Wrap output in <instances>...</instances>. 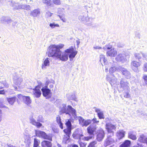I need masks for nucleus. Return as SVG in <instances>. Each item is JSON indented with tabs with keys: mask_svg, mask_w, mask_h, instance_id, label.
Returning a JSON list of instances; mask_svg holds the SVG:
<instances>
[{
	"mask_svg": "<svg viewBox=\"0 0 147 147\" xmlns=\"http://www.w3.org/2000/svg\"><path fill=\"white\" fill-rule=\"evenodd\" d=\"M37 120L38 121L42 122L43 121V118L41 115H39L37 118Z\"/></svg>",
	"mask_w": 147,
	"mask_h": 147,
	"instance_id": "8fccbe9b",
	"label": "nucleus"
},
{
	"mask_svg": "<svg viewBox=\"0 0 147 147\" xmlns=\"http://www.w3.org/2000/svg\"><path fill=\"white\" fill-rule=\"evenodd\" d=\"M123 91H124L123 92V95L124 97L128 98L130 97V95L129 93V90H123Z\"/></svg>",
	"mask_w": 147,
	"mask_h": 147,
	"instance_id": "4c0bfd02",
	"label": "nucleus"
},
{
	"mask_svg": "<svg viewBox=\"0 0 147 147\" xmlns=\"http://www.w3.org/2000/svg\"><path fill=\"white\" fill-rule=\"evenodd\" d=\"M22 9H25L27 10H29L31 9L30 5L26 4H23Z\"/></svg>",
	"mask_w": 147,
	"mask_h": 147,
	"instance_id": "37998d69",
	"label": "nucleus"
},
{
	"mask_svg": "<svg viewBox=\"0 0 147 147\" xmlns=\"http://www.w3.org/2000/svg\"><path fill=\"white\" fill-rule=\"evenodd\" d=\"M141 64L140 62H138L136 61H132L131 63V66L132 69L135 72H138L139 71L138 68L139 67Z\"/></svg>",
	"mask_w": 147,
	"mask_h": 147,
	"instance_id": "f8f14e48",
	"label": "nucleus"
},
{
	"mask_svg": "<svg viewBox=\"0 0 147 147\" xmlns=\"http://www.w3.org/2000/svg\"><path fill=\"white\" fill-rule=\"evenodd\" d=\"M97 128L96 124H91L87 128L88 132L90 135H94Z\"/></svg>",
	"mask_w": 147,
	"mask_h": 147,
	"instance_id": "4468645a",
	"label": "nucleus"
},
{
	"mask_svg": "<svg viewBox=\"0 0 147 147\" xmlns=\"http://www.w3.org/2000/svg\"><path fill=\"white\" fill-rule=\"evenodd\" d=\"M95 111L97 113V115L99 119H104V116L103 112L100 109L95 108Z\"/></svg>",
	"mask_w": 147,
	"mask_h": 147,
	"instance_id": "5701e85b",
	"label": "nucleus"
},
{
	"mask_svg": "<svg viewBox=\"0 0 147 147\" xmlns=\"http://www.w3.org/2000/svg\"><path fill=\"white\" fill-rule=\"evenodd\" d=\"M77 119L79 120L80 124L82 127L85 120L83 117L80 116L78 117V118L77 117Z\"/></svg>",
	"mask_w": 147,
	"mask_h": 147,
	"instance_id": "58836bf2",
	"label": "nucleus"
},
{
	"mask_svg": "<svg viewBox=\"0 0 147 147\" xmlns=\"http://www.w3.org/2000/svg\"><path fill=\"white\" fill-rule=\"evenodd\" d=\"M138 141L141 142L145 143L147 145V136L143 134H142L140 136Z\"/></svg>",
	"mask_w": 147,
	"mask_h": 147,
	"instance_id": "393cba45",
	"label": "nucleus"
},
{
	"mask_svg": "<svg viewBox=\"0 0 147 147\" xmlns=\"http://www.w3.org/2000/svg\"><path fill=\"white\" fill-rule=\"evenodd\" d=\"M40 143V141L39 140L36 138L34 139L33 147H38Z\"/></svg>",
	"mask_w": 147,
	"mask_h": 147,
	"instance_id": "e433bc0d",
	"label": "nucleus"
},
{
	"mask_svg": "<svg viewBox=\"0 0 147 147\" xmlns=\"http://www.w3.org/2000/svg\"><path fill=\"white\" fill-rule=\"evenodd\" d=\"M107 79L112 86L114 85L116 83L117 79L114 77L112 78L110 77H107Z\"/></svg>",
	"mask_w": 147,
	"mask_h": 147,
	"instance_id": "c85d7f7f",
	"label": "nucleus"
},
{
	"mask_svg": "<svg viewBox=\"0 0 147 147\" xmlns=\"http://www.w3.org/2000/svg\"><path fill=\"white\" fill-rule=\"evenodd\" d=\"M64 10V9H61L60 8H58L57 9V13L59 14H61L63 13V11Z\"/></svg>",
	"mask_w": 147,
	"mask_h": 147,
	"instance_id": "4d7b16f0",
	"label": "nucleus"
},
{
	"mask_svg": "<svg viewBox=\"0 0 147 147\" xmlns=\"http://www.w3.org/2000/svg\"><path fill=\"white\" fill-rule=\"evenodd\" d=\"M125 132L123 130H121L118 131L117 133V136L119 139H122L125 136Z\"/></svg>",
	"mask_w": 147,
	"mask_h": 147,
	"instance_id": "a878e982",
	"label": "nucleus"
},
{
	"mask_svg": "<svg viewBox=\"0 0 147 147\" xmlns=\"http://www.w3.org/2000/svg\"><path fill=\"white\" fill-rule=\"evenodd\" d=\"M56 120L57 123L59 125L61 129H63V124L61 122L60 117L59 116L57 117Z\"/></svg>",
	"mask_w": 147,
	"mask_h": 147,
	"instance_id": "c9c22d12",
	"label": "nucleus"
},
{
	"mask_svg": "<svg viewBox=\"0 0 147 147\" xmlns=\"http://www.w3.org/2000/svg\"><path fill=\"white\" fill-rule=\"evenodd\" d=\"M91 123V121L90 119L85 120L82 127L87 126Z\"/></svg>",
	"mask_w": 147,
	"mask_h": 147,
	"instance_id": "79ce46f5",
	"label": "nucleus"
},
{
	"mask_svg": "<svg viewBox=\"0 0 147 147\" xmlns=\"http://www.w3.org/2000/svg\"><path fill=\"white\" fill-rule=\"evenodd\" d=\"M97 146V142L96 141H93L90 143L88 147H96Z\"/></svg>",
	"mask_w": 147,
	"mask_h": 147,
	"instance_id": "a19ab883",
	"label": "nucleus"
},
{
	"mask_svg": "<svg viewBox=\"0 0 147 147\" xmlns=\"http://www.w3.org/2000/svg\"><path fill=\"white\" fill-rule=\"evenodd\" d=\"M91 20H92V19L91 18H89L88 16H86L84 22L86 23L89 22V23H87L86 24L88 26H90L92 25Z\"/></svg>",
	"mask_w": 147,
	"mask_h": 147,
	"instance_id": "72a5a7b5",
	"label": "nucleus"
},
{
	"mask_svg": "<svg viewBox=\"0 0 147 147\" xmlns=\"http://www.w3.org/2000/svg\"><path fill=\"white\" fill-rule=\"evenodd\" d=\"M100 61L102 66L107 64V61L105 59V56L102 55H101L100 56Z\"/></svg>",
	"mask_w": 147,
	"mask_h": 147,
	"instance_id": "c756f323",
	"label": "nucleus"
},
{
	"mask_svg": "<svg viewBox=\"0 0 147 147\" xmlns=\"http://www.w3.org/2000/svg\"><path fill=\"white\" fill-rule=\"evenodd\" d=\"M104 137V131L102 129L100 128L97 131L96 135V140L100 142L102 140Z\"/></svg>",
	"mask_w": 147,
	"mask_h": 147,
	"instance_id": "ddd939ff",
	"label": "nucleus"
},
{
	"mask_svg": "<svg viewBox=\"0 0 147 147\" xmlns=\"http://www.w3.org/2000/svg\"><path fill=\"white\" fill-rule=\"evenodd\" d=\"M40 13V9L37 8L31 11L30 13V16L34 17H36L39 16Z\"/></svg>",
	"mask_w": 147,
	"mask_h": 147,
	"instance_id": "412c9836",
	"label": "nucleus"
},
{
	"mask_svg": "<svg viewBox=\"0 0 147 147\" xmlns=\"http://www.w3.org/2000/svg\"><path fill=\"white\" fill-rule=\"evenodd\" d=\"M22 79L20 76H16L14 78V83L19 88L21 87L20 86L22 84Z\"/></svg>",
	"mask_w": 147,
	"mask_h": 147,
	"instance_id": "dca6fc26",
	"label": "nucleus"
},
{
	"mask_svg": "<svg viewBox=\"0 0 147 147\" xmlns=\"http://www.w3.org/2000/svg\"><path fill=\"white\" fill-rule=\"evenodd\" d=\"M16 97L13 96V97H9L7 98V100L8 103L11 105H13L16 101Z\"/></svg>",
	"mask_w": 147,
	"mask_h": 147,
	"instance_id": "cd10ccee",
	"label": "nucleus"
},
{
	"mask_svg": "<svg viewBox=\"0 0 147 147\" xmlns=\"http://www.w3.org/2000/svg\"><path fill=\"white\" fill-rule=\"evenodd\" d=\"M53 2L54 4L57 5H59L61 4V2L60 0H53Z\"/></svg>",
	"mask_w": 147,
	"mask_h": 147,
	"instance_id": "3c124183",
	"label": "nucleus"
},
{
	"mask_svg": "<svg viewBox=\"0 0 147 147\" xmlns=\"http://www.w3.org/2000/svg\"><path fill=\"white\" fill-rule=\"evenodd\" d=\"M90 121H91V123H92V124H97L99 122V121L97 120L96 118H94L92 120H90Z\"/></svg>",
	"mask_w": 147,
	"mask_h": 147,
	"instance_id": "49530a36",
	"label": "nucleus"
},
{
	"mask_svg": "<svg viewBox=\"0 0 147 147\" xmlns=\"http://www.w3.org/2000/svg\"><path fill=\"white\" fill-rule=\"evenodd\" d=\"M66 51L67 52L68 54L69 53H70L69 55V57L70 59L74 58L78 52L77 51H74V48L73 47H71L70 48L66 50Z\"/></svg>",
	"mask_w": 147,
	"mask_h": 147,
	"instance_id": "2eb2a0df",
	"label": "nucleus"
},
{
	"mask_svg": "<svg viewBox=\"0 0 147 147\" xmlns=\"http://www.w3.org/2000/svg\"><path fill=\"white\" fill-rule=\"evenodd\" d=\"M29 120V122L31 124L36 126L37 128H39L42 125V124L41 123L36 121L32 116H31L30 117Z\"/></svg>",
	"mask_w": 147,
	"mask_h": 147,
	"instance_id": "a211bd4d",
	"label": "nucleus"
},
{
	"mask_svg": "<svg viewBox=\"0 0 147 147\" xmlns=\"http://www.w3.org/2000/svg\"><path fill=\"white\" fill-rule=\"evenodd\" d=\"M137 145L134 146L133 147H143V146L141 144L139 145V144H138Z\"/></svg>",
	"mask_w": 147,
	"mask_h": 147,
	"instance_id": "338daca9",
	"label": "nucleus"
},
{
	"mask_svg": "<svg viewBox=\"0 0 147 147\" xmlns=\"http://www.w3.org/2000/svg\"><path fill=\"white\" fill-rule=\"evenodd\" d=\"M55 84V81L53 80L50 81L49 80L46 81L45 83V86L48 87L49 86V87L50 89H51L53 87V85Z\"/></svg>",
	"mask_w": 147,
	"mask_h": 147,
	"instance_id": "7c9ffc66",
	"label": "nucleus"
},
{
	"mask_svg": "<svg viewBox=\"0 0 147 147\" xmlns=\"http://www.w3.org/2000/svg\"><path fill=\"white\" fill-rule=\"evenodd\" d=\"M128 137L132 140H136L137 138L135 134V132L134 131H130L128 133Z\"/></svg>",
	"mask_w": 147,
	"mask_h": 147,
	"instance_id": "2f4dec72",
	"label": "nucleus"
},
{
	"mask_svg": "<svg viewBox=\"0 0 147 147\" xmlns=\"http://www.w3.org/2000/svg\"><path fill=\"white\" fill-rule=\"evenodd\" d=\"M143 69L146 72H147V63H145L144 64Z\"/></svg>",
	"mask_w": 147,
	"mask_h": 147,
	"instance_id": "5fc2aeb1",
	"label": "nucleus"
},
{
	"mask_svg": "<svg viewBox=\"0 0 147 147\" xmlns=\"http://www.w3.org/2000/svg\"><path fill=\"white\" fill-rule=\"evenodd\" d=\"M22 5L18 3H15L11 2V5L13 7V9L14 10L22 9Z\"/></svg>",
	"mask_w": 147,
	"mask_h": 147,
	"instance_id": "4be33fe9",
	"label": "nucleus"
},
{
	"mask_svg": "<svg viewBox=\"0 0 147 147\" xmlns=\"http://www.w3.org/2000/svg\"><path fill=\"white\" fill-rule=\"evenodd\" d=\"M59 16L61 20H62V21L63 22H66V20L65 18L64 17H63L62 16H61L59 15L58 16Z\"/></svg>",
	"mask_w": 147,
	"mask_h": 147,
	"instance_id": "e2e57ef3",
	"label": "nucleus"
},
{
	"mask_svg": "<svg viewBox=\"0 0 147 147\" xmlns=\"http://www.w3.org/2000/svg\"><path fill=\"white\" fill-rule=\"evenodd\" d=\"M65 125L67 127V128L64 129L63 130V131L65 132L71 133L72 125L70 121L68 120L67 121H66Z\"/></svg>",
	"mask_w": 147,
	"mask_h": 147,
	"instance_id": "aec40b11",
	"label": "nucleus"
},
{
	"mask_svg": "<svg viewBox=\"0 0 147 147\" xmlns=\"http://www.w3.org/2000/svg\"><path fill=\"white\" fill-rule=\"evenodd\" d=\"M113 136H111V134H108L107 138L104 144V146L106 147L111 144L114 142V139L112 138Z\"/></svg>",
	"mask_w": 147,
	"mask_h": 147,
	"instance_id": "f3484780",
	"label": "nucleus"
},
{
	"mask_svg": "<svg viewBox=\"0 0 147 147\" xmlns=\"http://www.w3.org/2000/svg\"><path fill=\"white\" fill-rule=\"evenodd\" d=\"M42 2L48 6H50L51 4V0H43Z\"/></svg>",
	"mask_w": 147,
	"mask_h": 147,
	"instance_id": "a18cd8bd",
	"label": "nucleus"
},
{
	"mask_svg": "<svg viewBox=\"0 0 147 147\" xmlns=\"http://www.w3.org/2000/svg\"><path fill=\"white\" fill-rule=\"evenodd\" d=\"M116 70L119 71L118 68L115 67H112L109 69V72L110 74H113L115 72Z\"/></svg>",
	"mask_w": 147,
	"mask_h": 147,
	"instance_id": "ea45409f",
	"label": "nucleus"
},
{
	"mask_svg": "<svg viewBox=\"0 0 147 147\" xmlns=\"http://www.w3.org/2000/svg\"><path fill=\"white\" fill-rule=\"evenodd\" d=\"M35 134L37 136L49 141H52V136L51 134H49L47 135L43 131L36 130L35 131Z\"/></svg>",
	"mask_w": 147,
	"mask_h": 147,
	"instance_id": "7ed1b4c3",
	"label": "nucleus"
},
{
	"mask_svg": "<svg viewBox=\"0 0 147 147\" xmlns=\"http://www.w3.org/2000/svg\"><path fill=\"white\" fill-rule=\"evenodd\" d=\"M64 46L63 45H52L49 47L47 55L49 57H56L62 61H66L68 59V54L66 51L62 52L60 49Z\"/></svg>",
	"mask_w": 147,
	"mask_h": 147,
	"instance_id": "f257e3e1",
	"label": "nucleus"
},
{
	"mask_svg": "<svg viewBox=\"0 0 147 147\" xmlns=\"http://www.w3.org/2000/svg\"><path fill=\"white\" fill-rule=\"evenodd\" d=\"M129 57L124 52H123L119 53L115 58L116 61L121 62L122 63L126 62Z\"/></svg>",
	"mask_w": 147,
	"mask_h": 147,
	"instance_id": "20e7f679",
	"label": "nucleus"
},
{
	"mask_svg": "<svg viewBox=\"0 0 147 147\" xmlns=\"http://www.w3.org/2000/svg\"><path fill=\"white\" fill-rule=\"evenodd\" d=\"M62 107L61 108L60 112L61 114L65 113L66 115H68L70 117L71 115L73 116L74 119L77 120V117L76 113V110L72 107L68 105L66 107L65 104L62 105Z\"/></svg>",
	"mask_w": 147,
	"mask_h": 147,
	"instance_id": "f03ea898",
	"label": "nucleus"
},
{
	"mask_svg": "<svg viewBox=\"0 0 147 147\" xmlns=\"http://www.w3.org/2000/svg\"><path fill=\"white\" fill-rule=\"evenodd\" d=\"M67 147H78V145L75 144H72L69 146H68Z\"/></svg>",
	"mask_w": 147,
	"mask_h": 147,
	"instance_id": "0e129e2a",
	"label": "nucleus"
},
{
	"mask_svg": "<svg viewBox=\"0 0 147 147\" xmlns=\"http://www.w3.org/2000/svg\"><path fill=\"white\" fill-rule=\"evenodd\" d=\"M86 16H84L81 15L80 16L78 17V19L79 20L82 21L84 22V21H85L86 17Z\"/></svg>",
	"mask_w": 147,
	"mask_h": 147,
	"instance_id": "09e8293b",
	"label": "nucleus"
},
{
	"mask_svg": "<svg viewBox=\"0 0 147 147\" xmlns=\"http://www.w3.org/2000/svg\"><path fill=\"white\" fill-rule=\"evenodd\" d=\"M112 46L111 45H107L105 47H104L103 48L104 50H106V49H110L112 48Z\"/></svg>",
	"mask_w": 147,
	"mask_h": 147,
	"instance_id": "052dcab7",
	"label": "nucleus"
},
{
	"mask_svg": "<svg viewBox=\"0 0 147 147\" xmlns=\"http://www.w3.org/2000/svg\"><path fill=\"white\" fill-rule=\"evenodd\" d=\"M7 147H14V146H13V145H12L11 144H7Z\"/></svg>",
	"mask_w": 147,
	"mask_h": 147,
	"instance_id": "774afa93",
	"label": "nucleus"
},
{
	"mask_svg": "<svg viewBox=\"0 0 147 147\" xmlns=\"http://www.w3.org/2000/svg\"><path fill=\"white\" fill-rule=\"evenodd\" d=\"M130 144V141L128 140H126L121 145L120 147H129V146Z\"/></svg>",
	"mask_w": 147,
	"mask_h": 147,
	"instance_id": "473e14b6",
	"label": "nucleus"
},
{
	"mask_svg": "<svg viewBox=\"0 0 147 147\" xmlns=\"http://www.w3.org/2000/svg\"><path fill=\"white\" fill-rule=\"evenodd\" d=\"M65 134L64 135L63 138V142L66 144L69 143L70 142V136L71 133H68L64 132Z\"/></svg>",
	"mask_w": 147,
	"mask_h": 147,
	"instance_id": "6ab92c4d",
	"label": "nucleus"
},
{
	"mask_svg": "<svg viewBox=\"0 0 147 147\" xmlns=\"http://www.w3.org/2000/svg\"><path fill=\"white\" fill-rule=\"evenodd\" d=\"M143 79L146 84H147V75L144 74L143 77Z\"/></svg>",
	"mask_w": 147,
	"mask_h": 147,
	"instance_id": "603ef678",
	"label": "nucleus"
},
{
	"mask_svg": "<svg viewBox=\"0 0 147 147\" xmlns=\"http://www.w3.org/2000/svg\"><path fill=\"white\" fill-rule=\"evenodd\" d=\"M3 100L2 98H0V107H3Z\"/></svg>",
	"mask_w": 147,
	"mask_h": 147,
	"instance_id": "69168bd1",
	"label": "nucleus"
},
{
	"mask_svg": "<svg viewBox=\"0 0 147 147\" xmlns=\"http://www.w3.org/2000/svg\"><path fill=\"white\" fill-rule=\"evenodd\" d=\"M118 69L126 78L129 79L131 77V74L127 69L123 67L122 66H120L118 67Z\"/></svg>",
	"mask_w": 147,
	"mask_h": 147,
	"instance_id": "0eeeda50",
	"label": "nucleus"
},
{
	"mask_svg": "<svg viewBox=\"0 0 147 147\" xmlns=\"http://www.w3.org/2000/svg\"><path fill=\"white\" fill-rule=\"evenodd\" d=\"M17 97L20 99H24V97L25 96H23L21 94H18L17 95Z\"/></svg>",
	"mask_w": 147,
	"mask_h": 147,
	"instance_id": "680f3d73",
	"label": "nucleus"
},
{
	"mask_svg": "<svg viewBox=\"0 0 147 147\" xmlns=\"http://www.w3.org/2000/svg\"><path fill=\"white\" fill-rule=\"evenodd\" d=\"M134 56L136 59H138L139 60L141 58V57H142V53L135 54L134 55Z\"/></svg>",
	"mask_w": 147,
	"mask_h": 147,
	"instance_id": "c03bdc74",
	"label": "nucleus"
},
{
	"mask_svg": "<svg viewBox=\"0 0 147 147\" xmlns=\"http://www.w3.org/2000/svg\"><path fill=\"white\" fill-rule=\"evenodd\" d=\"M142 56L144 59L146 60L147 59V54L145 53H142Z\"/></svg>",
	"mask_w": 147,
	"mask_h": 147,
	"instance_id": "bf43d9fd",
	"label": "nucleus"
},
{
	"mask_svg": "<svg viewBox=\"0 0 147 147\" xmlns=\"http://www.w3.org/2000/svg\"><path fill=\"white\" fill-rule=\"evenodd\" d=\"M40 86H37L34 88L32 90V93L33 96L36 98H39L41 94V92L40 89Z\"/></svg>",
	"mask_w": 147,
	"mask_h": 147,
	"instance_id": "1a4fd4ad",
	"label": "nucleus"
},
{
	"mask_svg": "<svg viewBox=\"0 0 147 147\" xmlns=\"http://www.w3.org/2000/svg\"><path fill=\"white\" fill-rule=\"evenodd\" d=\"M51 61V59L48 57L43 59L42 63V69L43 70H45L46 69L47 67H49L50 63Z\"/></svg>",
	"mask_w": 147,
	"mask_h": 147,
	"instance_id": "9b49d317",
	"label": "nucleus"
},
{
	"mask_svg": "<svg viewBox=\"0 0 147 147\" xmlns=\"http://www.w3.org/2000/svg\"><path fill=\"white\" fill-rule=\"evenodd\" d=\"M71 100H73L76 101H77L78 100L77 98L76 97L75 95H72L71 96Z\"/></svg>",
	"mask_w": 147,
	"mask_h": 147,
	"instance_id": "6e6d98bb",
	"label": "nucleus"
},
{
	"mask_svg": "<svg viewBox=\"0 0 147 147\" xmlns=\"http://www.w3.org/2000/svg\"><path fill=\"white\" fill-rule=\"evenodd\" d=\"M72 136L74 138L79 139L80 140L83 135L81 131H80L79 129H77L74 132Z\"/></svg>",
	"mask_w": 147,
	"mask_h": 147,
	"instance_id": "9d476101",
	"label": "nucleus"
},
{
	"mask_svg": "<svg viewBox=\"0 0 147 147\" xmlns=\"http://www.w3.org/2000/svg\"><path fill=\"white\" fill-rule=\"evenodd\" d=\"M117 51L114 49H111L110 51H108L107 53V55L114 57L117 55Z\"/></svg>",
	"mask_w": 147,
	"mask_h": 147,
	"instance_id": "b1692460",
	"label": "nucleus"
},
{
	"mask_svg": "<svg viewBox=\"0 0 147 147\" xmlns=\"http://www.w3.org/2000/svg\"><path fill=\"white\" fill-rule=\"evenodd\" d=\"M42 147H51L52 144L49 141L44 140L41 143Z\"/></svg>",
	"mask_w": 147,
	"mask_h": 147,
	"instance_id": "bb28decb",
	"label": "nucleus"
},
{
	"mask_svg": "<svg viewBox=\"0 0 147 147\" xmlns=\"http://www.w3.org/2000/svg\"><path fill=\"white\" fill-rule=\"evenodd\" d=\"M49 26L52 28H54L56 27H58L59 26L58 24H55L54 23H51L49 24Z\"/></svg>",
	"mask_w": 147,
	"mask_h": 147,
	"instance_id": "de8ad7c7",
	"label": "nucleus"
},
{
	"mask_svg": "<svg viewBox=\"0 0 147 147\" xmlns=\"http://www.w3.org/2000/svg\"><path fill=\"white\" fill-rule=\"evenodd\" d=\"M106 128L107 130L108 134H111V136H113V130H115L116 128L115 126L111 123H107Z\"/></svg>",
	"mask_w": 147,
	"mask_h": 147,
	"instance_id": "6e6552de",
	"label": "nucleus"
},
{
	"mask_svg": "<svg viewBox=\"0 0 147 147\" xmlns=\"http://www.w3.org/2000/svg\"><path fill=\"white\" fill-rule=\"evenodd\" d=\"M92 138L91 137H83V136L82 138V139L86 141H88L90 139H91Z\"/></svg>",
	"mask_w": 147,
	"mask_h": 147,
	"instance_id": "864d4df0",
	"label": "nucleus"
},
{
	"mask_svg": "<svg viewBox=\"0 0 147 147\" xmlns=\"http://www.w3.org/2000/svg\"><path fill=\"white\" fill-rule=\"evenodd\" d=\"M119 84L120 89L122 91L129 90V83L124 79L122 78L121 79Z\"/></svg>",
	"mask_w": 147,
	"mask_h": 147,
	"instance_id": "39448f33",
	"label": "nucleus"
},
{
	"mask_svg": "<svg viewBox=\"0 0 147 147\" xmlns=\"http://www.w3.org/2000/svg\"><path fill=\"white\" fill-rule=\"evenodd\" d=\"M24 102L27 105L30 104L31 101L30 99V97L29 96H25L24 97Z\"/></svg>",
	"mask_w": 147,
	"mask_h": 147,
	"instance_id": "f704fd0d",
	"label": "nucleus"
},
{
	"mask_svg": "<svg viewBox=\"0 0 147 147\" xmlns=\"http://www.w3.org/2000/svg\"><path fill=\"white\" fill-rule=\"evenodd\" d=\"M43 96L45 97L47 99H49L51 96V90L48 88L47 86H45L42 88L41 89Z\"/></svg>",
	"mask_w": 147,
	"mask_h": 147,
	"instance_id": "423d86ee",
	"label": "nucleus"
},
{
	"mask_svg": "<svg viewBox=\"0 0 147 147\" xmlns=\"http://www.w3.org/2000/svg\"><path fill=\"white\" fill-rule=\"evenodd\" d=\"M53 14V13H51L49 11H47L46 13V16L48 17H50Z\"/></svg>",
	"mask_w": 147,
	"mask_h": 147,
	"instance_id": "13d9d810",
	"label": "nucleus"
}]
</instances>
